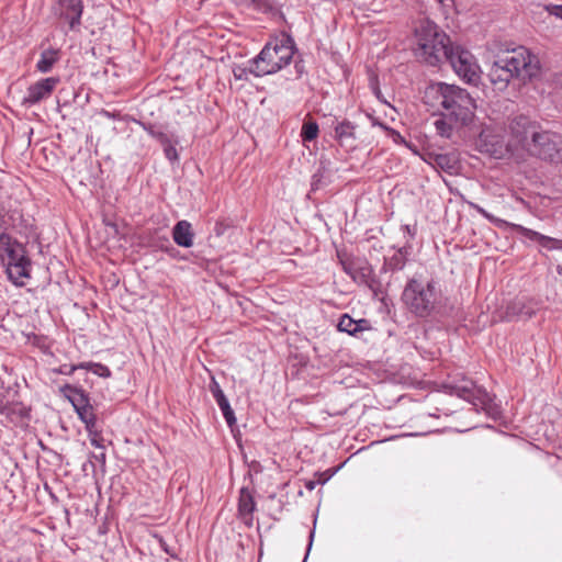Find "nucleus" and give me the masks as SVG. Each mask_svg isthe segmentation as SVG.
I'll return each instance as SVG.
<instances>
[{
	"instance_id": "1",
	"label": "nucleus",
	"mask_w": 562,
	"mask_h": 562,
	"mask_svg": "<svg viewBox=\"0 0 562 562\" xmlns=\"http://www.w3.org/2000/svg\"><path fill=\"white\" fill-rule=\"evenodd\" d=\"M539 69V58L528 48L520 46L504 56H498L490 69L488 77L496 89L504 90L512 79L530 80L538 75Z\"/></svg>"
},
{
	"instance_id": "2",
	"label": "nucleus",
	"mask_w": 562,
	"mask_h": 562,
	"mask_svg": "<svg viewBox=\"0 0 562 562\" xmlns=\"http://www.w3.org/2000/svg\"><path fill=\"white\" fill-rule=\"evenodd\" d=\"M417 43L416 55L427 64L435 66L442 58H446L454 72H457V58L450 45V38L438 26L426 20L422 21L415 30Z\"/></svg>"
},
{
	"instance_id": "3",
	"label": "nucleus",
	"mask_w": 562,
	"mask_h": 562,
	"mask_svg": "<svg viewBox=\"0 0 562 562\" xmlns=\"http://www.w3.org/2000/svg\"><path fill=\"white\" fill-rule=\"evenodd\" d=\"M297 54L293 37L282 33L279 37L265 44L260 53L254 57L255 77L273 75L286 67Z\"/></svg>"
},
{
	"instance_id": "4",
	"label": "nucleus",
	"mask_w": 562,
	"mask_h": 562,
	"mask_svg": "<svg viewBox=\"0 0 562 562\" xmlns=\"http://www.w3.org/2000/svg\"><path fill=\"white\" fill-rule=\"evenodd\" d=\"M459 79L469 85L474 91L459 87V123L468 124L474 119L476 109V91L482 82V69L476 58L468 50L459 47Z\"/></svg>"
},
{
	"instance_id": "5",
	"label": "nucleus",
	"mask_w": 562,
	"mask_h": 562,
	"mask_svg": "<svg viewBox=\"0 0 562 562\" xmlns=\"http://www.w3.org/2000/svg\"><path fill=\"white\" fill-rule=\"evenodd\" d=\"M0 259L7 266L9 280L18 286L25 285L31 278L32 260L24 245L4 232L0 234Z\"/></svg>"
},
{
	"instance_id": "6",
	"label": "nucleus",
	"mask_w": 562,
	"mask_h": 562,
	"mask_svg": "<svg viewBox=\"0 0 562 562\" xmlns=\"http://www.w3.org/2000/svg\"><path fill=\"white\" fill-rule=\"evenodd\" d=\"M459 400L465 403V406L459 407L462 411V418L468 415L480 417L484 414L494 420L501 417V407L494 402V398L482 387L477 386L472 380L459 378Z\"/></svg>"
},
{
	"instance_id": "7",
	"label": "nucleus",
	"mask_w": 562,
	"mask_h": 562,
	"mask_svg": "<svg viewBox=\"0 0 562 562\" xmlns=\"http://www.w3.org/2000/svg\"><path fill=\"white\" fill-rule=\"evenodd\" d=\"M436 281L429 280L427 282L417 279L407 281L402 300L407 310L419 318L429 317L439 304V293L436 289Z\"/></svg>"
},
{
	"instance_id": "8",
	"label": "nucleus",
	"mask_w": 562,
	"mask_h": 562,
	"mask_svg": "<svg viewBox=\"0 0 562 562\" xmlns=\"http://www.w3.org/2000/svg\"><path fill=\"white\" fill-rule=\"evenodd\" d=\"M435 92L439 104L448 113H440L434 125L441 137L450 138L457 124V86L440 82L437 85Z\"/></svg>"
},
{
	"instance_id": "9",
	"label": "nucleus",
	"mask_w": 562,
	"mask_h": 562,
	"mask_svg": "<svg viewBox=\"0 0 562 562\" xmlns=\"http://www.w3.org/2000/svg\"><path fill=\"white\" fill-rule=\"evenodd\" d=\"M473 120H475V117ZM470 124H474V121L470 122ZM463 125L467 126V124ZM470 130H475V132H479L477 138L475 139V147L481 153L488 154L495 158H503L505 155L514 151L509 139H506L504 135L495 133L494 130H481L480 126L476 125H473ZM475 134L476 133L473 135Z\"/></svg>"
},
{
	"instance_id": "10",
	"label": "nucleus",
	"mask_w": 562,
	"mask_h": 562,
	"mask_svg": "<svg viewBox=\"0 0 562 562\" xmlns=\"http://www.w3.org/2000/svg\"><path fill=\"white\" fill-rule=\"evenodd\" d=\"M560 136L555 133L543 131L539 127L530 138L524 150L543 160H553L559 154Z\"/></svg>"
},
{
	"instance_id": "11",
	"label": "nucleus",
	"mask_w": 562,
	"mask_h": 562,
	"mask_svg": "<svg viewBox=\"0 0 562 562\" xmlns=\"http://www.w3.org/2000/svg\"><path fill=\"white\" fill-rule=\"evenodd\" d=\"M539 124L524 114L514 115L508 120V139L514 150L524 149L533 134L539 130Z\"/></svg>"
},
{
	"instance_id": "12",
	"label": "nucleus",
	"mask_w": 562,
	"mask_h": 562,
	"mask_svg": "<svg viewBox=\"0 0 562 562\" xmlns=\"http://www.w3.org/2000/svg\"><path fill=\"white\" fill-rule=\"evenodd\" d=\"M147 134L156 139L164 148L165 157L171 161H178L179 155L176 146L179 144V137L176 133L168 131L167 124L137 121Z\"/></svg>"
},
{
	"instance_id": "13",
	"label": "nucleus",
	"mask_w": 562,
	"mask_h": 562,
	"mask_svg": "<svg viewBox=\"0 0 562 562\" xmlns=\"http://www.w3.org/2000/svg\"><path fill=\"white\" fill-rule=\"evenodd\" d=\"M338 258L344 272L356 283L366 284L370 289H373L375 282L373 269L367 259L360 257H342L340 255H338Z\"/></svg>"
},
{
	"instance_id": "14",
	"label": "nucleus",
	"mask_w": 562,
	"mask_h": 562,
	"mask_svg": "<svg viewBox=\"0 0 562 562\" xmlns=\"http://www.w3.org/2000/svg\"><path fill=\"white\" fill-rule=\"evenodd\" d=\"M59 82V77L40 79L27 88L26 94L22 99L21 104L25 108H31L32 105L38 104L40 102L48 99Z\"/></svg>"
},
{
	"instance_id": "15",
	"label": "nucleus",
	"mask_w": 562,
	"mask_h": 562,
	"mask_svg": "<svg viewBox=\"0 0 562 562\" xmlns=\"http://www.w3.org/2000/svg\"><path fill=\"white\" fill-rule=\"evenodd\" d=\"M58 4L60 18L68 21L70 30H76L81 24L82 0H58Z\"/></svg>"
},
{
	"instance_id": "16",
	"label": "nucleus",
	"mask_w": 562,
	"mask_h": 562,
	"mask_svg": "<svg viewBox=\"0 0 562 562\" xmlns=\"http://www.w3.org/2000/svg\"><path fill=\"white\" fill-rule=\"evenodd\" d=\"M209 390L211 394L213 395L215 402L217 403L220 409L222 411V414L229 427L234 426L236 424V417L233 408L231 407V404L225 396L222 387L220 386L218 382L214 376L211 378Z\"/></svg>"
},
{
	"instance_id": "17",
	"label": "nucleus",
	"mask_w": 562,
	"mask_h": 562,
	"mask_svg": "<svg viewBox=\"0 0 562 562\" xmlns=\"http://www.w3.org/2000/svg\"><path fill=\"white\" fill-rule=\"evenodd\" d=\"M30 407L21 401L8 400L4 404L3 411L0 412V415H4L10 423L20 425L30 419Z\"/></svg>"
},
{
	"instance_id": "18",
	"label": "nucleus",
	"mask_w": 562,
	"mask_h": 562,
	"mask_svg": "<svg viewBox=\"0 0 562 562\" xmlns=\"http://www.w3.org/2000/svg\"><path fill=\"white\" fill-rule=\"evenodd\" d=\"M480 212L486 218H488L492 223H495L498 227L510 226L520 236H522V237H525V238H527V239H529L531 241H536L537 244H539V246L541 245V243L544 239L546 235H543V234H541L539 232H536L533 229L527 228V227H525V226H522L520 224H513V223H508L505 220L496 218V217L492 216L491 214L486 213L483 210H480Z\"/></svg>"
},
{
	"instance_id": "19",
	"label": "nucleus",
	"mask_w": 562,
	"mask_h": 562,
	"mask_svg": "<svg viewBox=\"0 0 562 562\" xmlns=\"http://www.w3.org/2000/svg\"><path fill=\"white\" fill-rule=\"evenodd\" d=\"M172 238L179 247L190 248L194 240L191 223L186 220L177 222L172 228Z\"/></svg>"
},
{
	"instance_id": "20",
	"label": "nucleus",
	"mask_w": 562,
	"mask_h": 562,
	"mask_svg": "<svg viewBox=\"0 0 562 562\" xmlns=\"http://www.w3.org/2000/svg\"><path fill=\"white\" fill-rule=\"evenodd\" d=\"M60 392L71 403L75 411L91 405L89 394L80 386L65 384L60 387Z\"/></svg>"
},
{
	"instance_id": "21",
	"label": "nucleus",
	"mask_w": 562,
	"mask_h": 562,
	"mask_svg": "<svg viewBox=\"0 0 562 562\" xmlns=\"http://www.w3.org/2000/svg\"><path fill=\"white\" fill-rule=\"evenodd\" d=\"M337 329L350 336H356L358 333L370 329V324L366 318L356 321L349 314H342L338 321Z\"/></svg>"
},
{
	"instance_id": "22",
	"label": "nucleus",
	"mask_w": 562,
	"mask_h": 562,
	"mask_svg": "<svg viewBox=\"0 0 562 562\" xmlns=\"http://www.w3.org/2000/svg\"><path fill=\"white\" fill-rule=\"evenodd\" d=\"M439 249L440 266L443 271L449 272L451 281H453L456 260L454 251L457 250V244L443 243V247Z\"/></svg>"
},
{
	"instance_id": "23",
	"label": "nucleus",
	"mask_w": 562,
	"mask_h": 562,
	"mask_svg": "<svg viewBox=\"0 0 562 562\" xmlns=\"http://www.w3.org/2000/svg\"><path fill=\"white\" fill-rule=\"evenodd\" d=\"M356 128L357 125L349 120H342L338 122L334 128V138L344 146L348 140H356Z\"/></svg>"
},
{
	"instance_id": "24",
	"label": "nucleus",
	"mask_w": 562,
	"mask_h": 562,
	"mask_svg": "<svg viewBox=\"0 0 562 562\" xmlns=\"http://www.w3.org/2000/svg\"><path fill=\"white\" fill-rule=\"evenodd\" d=\"M434 162L448 176L454 177L457 175V155L454 153L436 154Z\"/></svg>"
},
{
	"instance_id": "25",
	"label": "nucleus",
	"mask_w": 562,
	"mask_h": 562,
	"mask_svg": "<svg viewBox=\"0 0 562 562\" xmlns=\"http://www.w3.org/2000/svg\"><path fill=\"white\" fill-rule=\"evenodd\" d=\"M406 261V251L404 248H400L391 257L384 258L381 272L401 271L405 267Z\"/></svg>"
},
{
	"instance_id": "26",
	"label": "nucleus",
	"mask_w": 562,
	"mask_h": 562,
	"mask_svg": "<svg viewBox=\"0 0 562 562\" xmlns=\"http://www.w3.org/2000/svg\"><path fill=\"white\" fill-rule=\"evenodd\" d=\"M59 60V50L54 48L44 49L36 63V70L42 74L49 72Z\"/></svg>"
},
{
	"instance_id": "27",
	"label": "nucleus",
	"mask_w": 562,
	"mask_h": 562,
	"mask_svg": "<svg viewBox=\"0 0 562 562\" xmlns=\"http://www.w3.org/2000/svg\"><path fill=\"white\" fill-rule=\"evenodd\" d=\"M256 509L254 495L248 487H241L238 499V513L241 517H250Z\"/></svg>"
},
{
	"instance_id": "28",
	"label": "nucleus",
	"mask_w": 562,
	"mask_h": 562,
	"mask_svg": "<svg viewBox=\"0 0 562 562\" xmlns=\"http://www.w3.org/2000/svg\"><path fill=\"white\" fill-rule=\"evenodd\" d=\"M79 419L85 424V428L88 434H92L95 430L97 426V417L93 412L92 405L81 407L76 411Z\"/></svg>"
},
{
	"instance_id": "29",
	"label": "nucleus",
	"mask_w": 562,
	"mask_h": 562,
	"mask_svg": "<svg viewBox=\"0 0 562 562\" xmlns=\"http://www.w3.org/2000/svg\"><path fill=\"white\" fill-rule=\"evenodd\" d=\"M319 133V127L316 121L313 120H306L303 122L302 128H301V138L303 143L312 142L317 138Z\"/></svg>"
},
{
	"instance_id": "30",
	"label": "nucleus",
	"mask_w": 562,
	"mask_h": 562,
	"mask_svg": "<svg viewBox=\"0 0 562 562\" xmlns=\"http://www.w3.org/2000/svg\"><path fill=\"white\" fill-rule=\"evenodd\" d=\"M80 368L91 371L92 373L101 378L111 376V370L109 369V367L99 362H82L80 363Z\"/></svg>"
},
{
	"instance_id": "31",
	"label": "nucleus",
	"mask_w": 562,
	"mask_h": 562,
	"mask_svg": "<svg viewBox=\"0 0 562 562\" xmlns=\"http://www.w3.org/2000/svg\"><path fill=\"white\" fill-rule=\"evenodd\" d=\"M255 66H256V64L254 63V58H252V59L248 60V66H246V67L238 66V67L234 68L233 74H234L235 79L248 81L249 80L248 76L249 75L254 76Z\"/></svg>"
},
{
	"instance_id": "32",
	"label": "nucleus",
	"mask_w": 562,
	"mask_h": 562,
	"mask_svg": "<svg viewBox=\"0 0 562 562\" xmlns=\"http://www.w3.org/2000/svg\"><path fill=\"white\" fill-rule=\"evenodd\" d=\"M441 5L442 13L446 19H451L453 21L454 15L457 14L456 0H438Z\"/></svg>"
},
{
	"instance_id": "33",
	"label": "nucleus",
	"mask_w": 562,
	"mask_h": 562,
	"mask_svg": "<svg viewBox=\"0 0 562 562\" xmlns=\"http://www.w3.org/2000/svg\"><path fill=\"white\" fill-rule=\"evenodd\" d=\"M540 247L546 250H561L562 249V240L550 237V236H544V239L541 243Z\"/></svg>"
},
{
	"instance_id": "34",
	"label": "nucleus",
	"mask_w": 562,
	"mask_h": 562,
	"mask_svg": "<svg viewBox=\"0 0 562 562\" xmlns=\"http://www.w3.org/2000/svg\"><path fill=\"white\" fill-rule=\"evenodd\" d=\"M10 393V386H5L3 380L0 378V412L3 411L4 404L9 400Z\"/></svg>"
},
{
	"instance_id": "35",
	"label": "nucleus",
	"mask_w": 562,
	"mask_h": 562,
	"mask_svg": "<svg viewBox=\"0 0 562 562\" xmlns=\"http://www.w3.org/2000/svg\"><path fill=\"white\" fill-rule=\"evenodd\" d=\"M337 469L330 468L327 469L324 472L316 473L315 476H317V483L324 485L327 481L331 479V476L336 473Z\"/></svg>"
},
{
	"instance_id": "36",
	"label": "nucleus",
	"mask_w": 562,
	"mask_h": 562,
	"mask_svg": "<svg viewBox=\"0 0 562 562\" xmlns=\"http://www.w3.org/2000/svg\"><path fill=\"white\" fill-rule=\"evenodd\" d=\"M294 59V69L296 74V78H301L304 74H306L304 60L301 58V56L297 54L296 58Z\"/></svg>"
},
{
	"instance_id": "37",
	"label": "nucleus",
	"mask_w": 562,
	"mask_h": 562,
	"mask_svg": "<svg viewBox=\"0 0 562 562\" xmlns=\"http://www.w3.org/2000/svg\"><path fill=\"white\" fill-rule=\"evenodd\" d=\"M89 437H90V442H91L92 446H94L97 448L104 449V446L102 443L103 438H102L101 432L98 430L97 427H95L94 432L89 434Z\"/></svg>"
},
{
	"instance_id": "38",
	"label": "nucleus",
	"mask_w": 562,
	"mask_h": 562,
	"mask_svg": "<svg viewBox=\"0 0 562 562\" xmlns=\"http://www.w3.org/2000/svg\"><path fill=\"white\" fill-rule=\"evenodd\" d=\"M323 173L321 171L315 172L311 179V191L318 190L323 184Z\"/></svg>"
},
{
	"instance_id": "39",
	"label": "nucleus",
	"mask_w": 562,
	"mask_h": 562,
	"mask_svg": "<svg viewBox=\"0 0 562 562\" xmlns=\"http://www.w3.org/2000/svg\"><path fill=\"white\" fill-rule=\"evenodd\" d=\"M78 369H81L80 368V363L79 364H61L57 372L60 373V374H65V375H70L72 374L76 370Z\"/></svg>"
},
{
	"instance_id": "40",
	"label": "nucleus",
	"mask_w": 562,
	"mask_h": 562,
	"mask_svg": "<svg viewBox=\"0 0 562 562\" xmlns=\"http://www.w3.org/2000/svg\"><path fill=\"white\" fill-rule=\"evenodd\" d=\"M387 136H390L394 143L396 144H406L405 138L401 135V133L393 127H390L386 132Z\"/></svg>"
},
{
	"instance_id": "41",
	"label": "nucleus",
	"mask_w": 562,
	"mask_h": 562,
	"mask_svg": "<svg viewBox=\"0 0 562 562\" xmlns=\"http://www.w3.org/2000/svg\"><path fill=\"white\" fill-rule=\"evenodd\" d=\"M368 117L370 119L372 126H379L380 128H382L385 132H387V130L390 128V126H387L385 123L381 122L378 117H375L371 114H368Z\"/></svg>"
},
{
	"instance_id": "42",
	"label": "nucleus",
	"mask_w": 562,
	"mask_h": 562,
	"mask_svg": "<svg viewBox=\"0 0 562 562\" xmlns=\"http://www.w3.org/2000/svg\"><path fill=\"white\" fill-rule=\"evenodd\" d=\"M165 241L167 243V247L164 249L170 257L177 258L179 255V250L176 249L170 243L168 238H165Z\"/></svg>"
},
{
	"instance_id": "43",
	"label": "nucleus",
	"mask_w": 562,
	"mask_h": 562,
	"mask_svg": "<svg viewBox=\"0 0 562 562\" xmlns=\"http://www.w3.org/2000/svg\"><path fill=\"white\" fill-rule=\"evenodd\" d=\"M480 425H481V422L479 420V418L475 420H470V423H468L464 428H459L458 432L468 431V430L475 428Z\"/></svg>"
},
{
	"instance_id": "44",
	"label": "nucleus",
	"mask_w": 562,
	"mask_h": 562,
	"mask_svg": "<svg viewBox=\"0 0 562 562\" xmlns=\"http://www.w3.org/2000/svg\"><path fill=\"white\" fill-rule=\"evenodd\" d=\"M549 12L557 18L562 19V4H554L549 8Z\"/></svg>"
},
{
	"instance_id": "45",
	"label": "nucleus",
	"mask_w": 562,
	"mask_h": 562,
	"mask_svg": "<svg viewBox=\"0 0 562 562\" xmlns=\"http://www.w3.org/2000/svg\"><path fill=\"white\" fill-rule=\"evenodd\" d=\"M91 456H92V458H94L101 464H103V465L105 464V460H106L105 452H101L100 454L92 453Z\"/></svg>"
},
{
	"instance_id": "46",
	"label": "nucleus",
	"mask_w": 562,
	"mask_h": 562,
	"mask_svg": "<svg viewBox=\"0 0 562 562\" xmlns=\"http://www.w3.org/2000/svg\"><path fill=\"white\" fill-rule=\"evenodd\" d=\"M317 484H318V483H317V481L310 480V481H306V482H305V487H306L308 491H313Z\"/></svg>"
},
{
	"instance_id": "47",
	"label": "nucleus",
	"mask_w": 562,
	"mask_h": 562,
	"mask_svg": "<svg viewBox=\"0 0 562 562\" xmlns=\"http://www.w3.org/2000/svg\"><path fill=\"white\" fill-rule=\"evenodd\" d=\"M313 538H314V531H312V532L310 533V544H308V548H307V552H306L305 558H307L308 552H310V550H311L312 542H313ZM304 560H306V559H304ZM303 562H305V561H303Z\"/></svg>"
},
{
	"instance_id": "48",
	"label": "nucleus",
	"mask_w": 562,
	"mask_h": 562,
	"mask_svg": "<svg viewBox=\"0 0 562 562\" xmlns=\"http://www.w3.org/2000/svg\"><path fill=\"white\" fill-rule=\"evenodd\" d=\"M443 181L447 184V187L450 189V191L453 192V183H454V181L453 180H447L446 178H443Z\"/></svg>"
},
{
	"instance_id": "49",
	"label": "nucleus",
	"mask_w": 562,
	"mask_h": 562,
	"mask_svg": "<svg viewBox=\"0 0 562 562\" xmlns=\"http://www.w3.org/2000/svg\"><path fill=\"white\" fill-rule=\"evenodd\" d=\"M162 550H164L167 554H169L171 558H176L175 552H172L169 548H162Z\"/></svg>"
},
{
	"instance_id": "50",
	"label": "nucleus",
	"mask_w": 562,
	"mask_h": 562,
	"mask_svg": "<svg viewBox=\"0 0 562 562\" xmlns=\"http://www.w3.org/2000/svg\"><path fill=\"white\" fill-rule=\"evenodd\" d=\"M405 229L408 232V234H411V228L408 225L405 226Z\"/></svg>"
}]
</instances>
